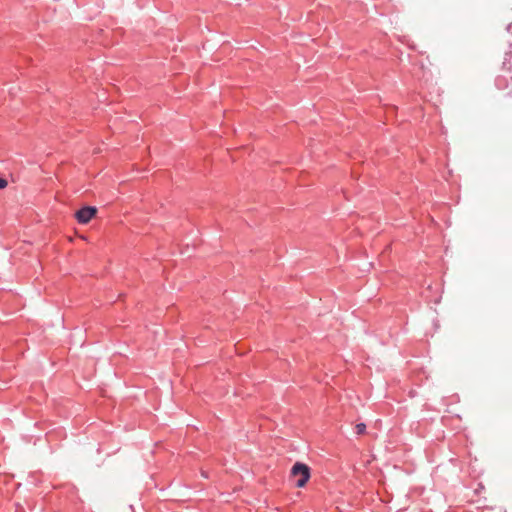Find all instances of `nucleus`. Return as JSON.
<instances>
[{"label": "nucleus", "mask_w": 512, "mask_h": 512, "mask_svg": "<svg viewBox=\"0 0 512 512\" xmlns=\"http://www.w3.org/2000/svg\"><path fill=\"white\" fill-rule=\"evenodd\" d=\"M97 213V209L95 207H83L79 211L76 212L75 217L77 221L81 224H87Z\"/></svg>", "instance_id": "nucleus-2"}, {"label": "nucleus", "mask_w": 512, "mask_h": 512, "mask_svg": "<svg viewBox=\"0 0 512 512\" xmlns=\"http://www.w3.org/2000/svg\"><path fill=\"white\" fill-rule=\"evenodd\" d=\"M7 185H8L7 180H6V179H4V178H0V189H4V188H6V187H7Z\"/></svg>", "instance_id": "nucleus-4"}, {"label": "nucleus", "mask_w": 512, "mask_h": 512, "mask_svg": "<svg viewBox=\"0 0 512 512\" xmlns=\"http://www.w3.org/2000/svg\"><path fill=\"white\" fill-rule=\"evenodd\" d=\"M202 476H203V477H205V478H207V474H206V472H202Z\"/></svg>", "instance_id": "nucleus-5"}, {"label": "nucleus", "mask_w": 512, "mask_h": 512, "mask_svg": "<svg viewBox=\"0 0 512 512\" xmlns=\"http://www.w3.org/2000/svg\"><path fill=\"white\" fill-rule=\"evenodd\" d=\"M357 434L361 435L365 433L366 425L364 423H359L355 427Z\"/></svg>", "instance_id": "nucleus-3"}, {"label": "nucleus", "mask_w": 512, "mask_h": 512, "mask_svg": "<svg viewBox=\"0 0 512 512\" xmlns=\"http://www.w3.org/2000/svg\"><path fill=\"white\" fill-rule=\"evenodd\" d=\"M291 475L300 477L296 483L297 487H304L310 479V468L306 464L297 462L291 469Z\"/></svg>", "instance_id": "nucleus-1"}]
</instances>
